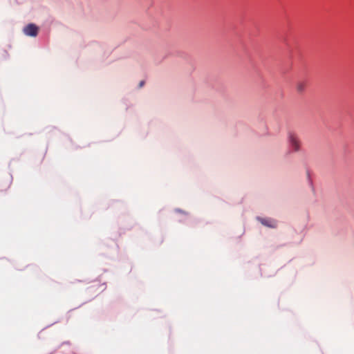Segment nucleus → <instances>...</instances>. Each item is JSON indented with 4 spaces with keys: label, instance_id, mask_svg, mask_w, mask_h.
<instances>
[{
    "label": "nucleus",
    "instance_id": "5",
    "mask_svg": "<svg viewBox=\"0 0 354 354\" xmlns=\"http://www.w3.org/2000/svg\"><path fill=\"white\" fill-rule=\"evenodd\" d=\"M144 84H145V82H144V81H141V82H140V84H139V86H140V87H142V86L144 85Z\"/></svg>",
    "mask_w": 354,
    "mask_h": 354
},
{
    "label": "nucleus",
    "instance_id": "2",
    "mask_svg": "<svg viewBox=\"0 0 354 354\" xmlns=\"http://www.w3.org/2000/svg\"><path fill=\"white\" fill-rule=\"evenodd\" d=\"M24 32L26 35L35 37L38 33V27L33 24H30L24 28Z\"/></svg>",
    "mask_w": 354,
    "mask_h": 354
},
{
    "label": "nucleus",
    "instance_id": "4",
    "mask_svg": "<svg viewBox=\"0 0 354 354\" xmlns=\"http://www.w3.org/2000/svg\"><path fill=\"white\" fill-rule=\"evenodd\" d=\"M261 223L264 225L271 227H276V223L274 221L263 218L261 220Z\"/></svg>",
    "mask_w": 354,
    "mask_h": 354
},
{
    "label": "nucleus",
    "instance_id": "3",
    "mask_svg": "<svg viewBox=\"0 0 354 354\" xmlns=\"http://www.w3.org/2000/svg\"><path fill=\"white\" fill-rule=\"evenodd\" d=\"M306 87V82L304 81H299L296 84L297 91L299 93H303Z\"/></svg>",
    "mask_w": 354,
    "mask_h": 354
},
{
    "label": "nucleus",
    "instance_id": "1",
    "mask_svg": "<svg viewBox=\"0 0 354 354\" xmlns=\"http://www.w3.org/2000/svg\"><path fill=\"white\" fill-rule=\"evenodd\" d=\"M288 141L294 151H298L300 149V142L297 136L294 133H289Z\"/></svg>",
    "mask_w": 354,
    "mask_h": 354
}]
</instances>
